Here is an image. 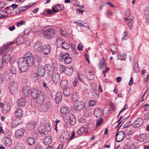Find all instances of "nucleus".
Masks as SVG:
<instances>
[{
	"label": "nucleus",
	"instance_id": "f257e3e1",
	"mask_svg": "<svg viewBox=\"0 0 149 149\" xmlns=\"http://www.w3.org/2000/svg\"><path fill=\"white\" fill-rule=\"evenodd\" d=\"M18 64L20 72H26L27 70V66L31 67L33 64V57L31 53L28 52L23 57L19 58Z\"/></svg>",
	"mask_w": 149,
	"mask_h": 149
},
{
	"label": "nucleus",
	"instance_id": "f03ea898",
	"mask_svg": "<svg viewBox=\"0 0 149 149\" xmlns=\"http://www.w3.org/2000/svg\"><path fill=\"white\" fill-rule=\"evenodd\" d=\"M59 60L60 61H63L66 64L69 63L72 61V58L69 56L68 53H61L59 55Z\"/></svg>",
	"mask_w": 149,
	"mask_h": 149
},
{
	"label": "nucleus",
	"instance_id": "7ed1b4c3",
	"mask_svg": "<svg viewBox=\"0 0 149 149\" xmlns=\"http://www.w3.org/2000/svg\"><path fill=\"white\" fill-rule=\"evenodd\" d=\"M70 46L72 51L76 54H77L78 53L75 47V45L74 44H71L70 46L68 43L64 41L61 47L65 49H68L70 47Z\"/></svg>",
	"mask_w": 149,
	"mask_h": 149
},
{
	"label": "nucleus",
	"instance_id": "20e7f679",
	"mask_svg": "<svg viewBox=\"0 0 149 149\" xmlns=\"http://www.w3.org/2000/svg\"><path fill=\"white\" fill-rule=\"evenodd\" d=\"M54 30L51 29H45L43 31V34L47 39H51L54 36Z\"/></svg>",
	"mask_w": 149,
	"mask_h": 149
},
{
	"label": "nucleus",
	"instance_id": "39448f33",
	"mask_svg": "<svg viewBox=\"0 0 149 149\" xmlns=\"http://www.w3.org/2000/svg\"><path fill=\"white\" fill-rule=\"evenodd\" d=\"M18 84L17 83L12 81L10 83L9 86V88L10 93L13 94H15L17 91Z\"/></svg>",
	"mask_w": 149,
	"mask_h": 149
},
{
	"label": "nucleus",
	"instance_id": "423d86ee",
	"mask_svg": "<svg viewBox=\"0 0 149 149\" xmlns=\"http://www.w3.org/2000/svg\"><path fill=\"white\" fill-rule=\"evenodd\" d=\"M41 63L40 57L38 54L34 55L33 57V64L36 67H38Z\"/></svg>",
	"mask_w": 149,
	"mask_h": 149
},
{
	"label": "nucleus",
	"instance_id": "0eeeda50",
	"mask_svg": "<svg viewBox=\"0 0 149 149\" xmlns=\"http://www.w3.org/2000/svg\"><path fill=\"white\" fill-rule=\"evenodd\" d=\"M144 122L143 120L141 118H138L133 122V125L134 127H139L141 126Z\"/></svg>",
	"mask_w": 149,
	"mask_h": 149
},
{
	"label": "nucleus",
	"instance_id": "6e6552de",
	"mask_svg": "<svg viewBox=\"0 0 149 149\" xmlns=\"http://www.w3.org/2000/svg\"><path fill=\"white\" fill-rule=\"evenodd\" d=\"M31 91V88L29 86H26L23 88L22 92L24 96L28 97L30 95Z\"/></svg>",
	"mask_w": 149,
	"mask_h": 149
},
{
	"label": "nucleus",
	"instance_id": "1a4fd4ad",
	"mask_svg": "<svg viewBox=\"0 0 149 149\" xmlns=\"http://www.w3.org/2000/svg\"><path fill=\"white\" fill-rule=\"evenodd\" d=\"M125 136L124 133L123 131H121L118 132L116 134L115 138L116 141L118 142L122 141Z\"/></svg>",
	"mask_w": 149,
	"mask_h": 149
},
{
	"label": "nucleus",
	"instance_id": "9d476101",
	"mask_svg": "<svg viewBox=\"0 0 149 149\" xmlns=\"http://www.w3.org/2000/svg\"><path fill=\"white\" fill-rule=\"evenodd\" d=\"M2 111L4 113H8L10 110L11 104L10 103H3Z\"/></svg>",
	"mask_w": 149,
	"mask_h": 149
},
{
	"label": "nucleus",
	"instance_id": "9b49d317",
	"mask_svg": "<svg viewBox=\"0 0 149 149\" xmlns=\"http://www.w3.org/2000/svg\"><path fill=\"white\" fill-rule=\"evenodd\" d=\"M42 44L39 41H37L35 43L34 48V51L36 52H40L42 47Z\"/></svg>",
	"mask_w": 149,
	"mask_h": 149
},
{
	"label": "nucleus",
	"instance_id": "f8f14e48",
	"mask_svg": "<svg viewBox=\"0 0 149 149\" xmlns=\"http://www.w3.org/2000/svg\"><path fill=\"white\" fill-rule=\"evenodd\" d=\"M51 50L50 46L49 45H47L43 46L41 51L44 54L47 55L50 53Z\"/></svg>",
	"mask_w": 149,
	"mask_h": 149
},
{
	"label": "nucleus",
	"instance_id": "ddd939ff",
	"mask_svg": "<svg viewBox=\"0 0 149 149\" xmlns=\"http://www.w3.org/2000/svg\"><path fill=\"white\" fill-rule=\"evenodd\" d=\"M31 96L32 99H31L32 101L33 100H36L38 95H39V92L38 89L36 88H33L31 93Z\"/></svg>",
	"mask_w": 149,
	"mask_h": 149
},
{
	"label": "nucleus",
	"instance_id": "4468645a",
	"mask_svg": "<svg viewBox=\"0 0 149 149\" xmlns=\"http://www.w3.org/2000/svg\"><path fill=\"white\" fill-rule=\"evenodd\" d=\"M37 71L39 76L43 77L45 74V69L43 66H39L38 67Z\"/></svg>",
	"mask_w": 149,
	"mask_h": 149
},
{
	"label": "nucleus",
	"instance_id": "2eb2a0df",
	"mask_svg": "<svg viewBox=\"0 0 149 149\" xmlns=\"http://www.w3.org/2000/svg\"><path fill=\"white\" fill-rule=\"evenodd\" d=\"M64 8V6L62 4H57L55 7H52V10L54 13H57L59 11L62 10Z\"/></svg>",
	"mask_w": 149,
	"mask_h": 149
},
{
	"label": "nucleus",
	"instance_id": "dca6fc26",
	"mask_svg": "<svg viewBox=\"0 0 149 149\" xmlns=\"http://www.w3.org/2000/svg\"><path fill=\"white\" fill-rule=\"evenodd\" d=\"M48 106L47 103H42L40 104L39 110L42 112H45L48 109Z\"/></svg>",
	"mask_w": 149,
	"mask_h": 149
},
{
	"label": "nucleus",
	"instance_id": "f3484780",
	"mask_svg": "<svg viewBox=\"0 0 149 149\" xmlns=\"http://www.w3.org/2000/svg\"><path fill=\"white\" fill-rule=\"evenodd\" d=\"M2 141L4 144L6 146H10L12 143L11 139L8 137H4Z\"/></svg>",
	"mask_w": 149,
	"mask_h": 149
},
{
	"label": "nucleus",
	"instance_id": "a211bd4d",
	"mask_svg": "<svg viewBox=\"0 0 149 149\" xmlns=\"http://www.w3.org/2000/svg\"><path fill=\"white\" fill-rule=\"evenodd\" d=\"M52 80L55 83H58L59 82L60 80L59 74L56 73H54L52 75Z\"/></svg>",
	"mask_w": 149,
	"mask_h": 149
},
{
	"label": "nucleus",
	"instance_id": "6ab92c4d",
	"mask_svg": "<svg viewBox=\"0 0 149 149\" xmlns=\"http://www.w3.org/2000/svg\"><path fill=\"white\" fill-rule=\"evenodd\" d=\"M62 92H58L55 95V100L56 102H59L62 100Z\"/></svg>",
	"mask_w": 149,
	"mask_h": 149
},
{
	"label": "nucleus",
	"instance_id": "aec40b11",
	"mask_svg": "<svg viewBox=\"0 0 149 149\" xmlns=\"http://www.w3.org/2000/svg\"><path fill=\"white\" fill-rule=\"evenodd\" d=\"M38 132L39 133L42 135H45L47 134V132L44 126L41 125L38 128Z\"/></svg>",
	"mask_w": 149,
	"mask_h": 149
},
{
	"label": "nucleus",
	"instance_id": "412c9836",
	"mask_svg": "<svg viewBox=\"0 0 149 149\" xmlns=\"http://www.w3.org/2000/svg\"><path fill=\"white\" fill-rule=\"evenodd\" d=\"M138 140L140 142H146L148 141L147 137L146 134L140 135L138 138Z\"/></svg>",
	"mask_w": 149,
	"mask_h": 149
},
{
	"label": "nucleus",
	"instance_id": "4be33fe9",
	"mask_svg": "<svg viewBox=\"0 0 149 149\" xmlns=\"http://www.w3.org/2000/svg\"><path fill=\"white\" fill-rule=\"evenodd\" d=\"M84 107H85V104L82 103H75L74 108L76 110L79 111L83 109Z\"/></svg>",
	"mask_w": 149,
	"mask_h": 149
},
{
	"label": "nucleus",
	"instance_id": "5701e85b",
	"mask_svg": "<svg viewBox=\"0 0 149 149\" xmlns=\"http://www.w3.org/2000/svg\"><path fill=\"white\" fill-rule=\"evenodd\" d=\"M24 130L22 129H21L17 130L15 133V136L17 138H19L22 136L24 132Z\"/></svg>",
	"mask_w": 149,
	"mask_h": 149
},
{
	"label": "nucleus",
	"instance_id": "b1692460",
	"mask_svg": "<svg viewBox=\"0 0 149 149\" xmlns=\"http://www.w3.org/2000/svg\"><path fill=\"white\" fill-rule=\"evenodd\" d=\"M52 142V138L50 136H48L45 137L43 140V143L45 145H49Z\"/></svg>",
	"mask_w": 149,
	"mask_h": 149
},
{
	"label": "nucleus",
	"instance_id": "393cba45",
	"mask_svg": "<svg viewBox=\"0 0 149 149\" xmlns=\"http://www.w3.org/2000/svg\"><path fill=\"white\" fill-rule=\"evenodd\" d=\"M64 42V40L63 38L60 37H58L56 39V46L58 47H61Z\"/></svg>",
	"mask_w": 149,
	"mask_h": 149
},
{
	"label": "nucleus",
	"instance_id": "a878e982",
	"mask_svg": "<svg viewBox=\"0 0 149 149\" xmlns=\"http://www.w3.org/2000/svg\"><path fill=\"white\" fill-rule=\"evenodd\" d=\"M124 19L125 20L129 21L127 23V25L129 27V29H131L132 28V25L133 23V20L132 18L129 17V16H128V17H125Z\"/></svg>",
	"mask_w": 149,
	"mask_h": 149
},
{
	"label": "nucleus",
	"instance_id": "bb28decb",
	"mask_svg": "<svg viewBox=\"0 0 149 149\" xmlns=\"http://www.w3.org/2000/svg\"><path fill=\"white\" fill-rule=\"evenodd\" d=\"M23 113L22 109L20 108L17 109L15 113V115L16 117L19 118L21 117Z\"/></svg>",
	"mask_w": 149,
	"mask_h": 149
},
{
	"label": "nucleus",
	"instance_id": "cd10ccee",
	"mask_svg": "<svg viewBox=\"0 0 149 149\" xmlns=\"http://www.w3.org/2000/svg\"><path fill=\"white\" fill-rule=\"evenodd\" d=\"M102 114V110L99 108L95 109L94 111V115L97 117H100Z\"/></svg>",
	"mask_w": 149,
	"mask_h": 149
},
{
	"label": "nucleus",
	"instance_id": "c85d7f7f",
	"mask_svg": "<svg viewBox=\"0 0 149 149\" xmlns=\"http://www.w3.org/2000/svg\"><path fill=\"white\" fill-rule=\"evenodd\" d=\"M36 125V123L34 121H31L28 123L26 125V127L29 130L33 129Z\"/></svg>",
	"mask_w": 149,
	"mask_h": 149
},
{
	"label": "nucleus",
	"instance_id": "c756f323",
	"mask_svg": "<svg viewBox=\"0 0 149 149\" xmlns=\"http://www.w3.org/2000/svg\"><path fill=\"white\" fill-rule=\"evenodd\" d=\"M45 99V95L43 93H40L36 99L37 102H43Z\"/></svg>",
	"mask_w": 149,
	"mask_h": 149
},
{
	"label": "nucleus",
	"instance_id": "7c9ffc66",
	"mask_svg": "<svg viewBox=\"0 0 149 149\" xmlns=\"http://www.w3.org/2000/svg\"><path fill=\"white\" fill-rule=\"evenodd\" d=\"M73 72L72 68L71 66L66 68L65 73L68 76H70L72 74Z\"/></svg>",
	"mask_w": 149,
	"mask_h": 149
},
{
	"label": "nucleus",
	"instance_id": "2f4dec72",
	"mask_svg": "<svg viewBox=\"0 0 149 149\" xmlns=\"http://www.w3.org/2000/svg\"><path fill=\"white\" fill-rule=\"evenodd\" d=\"M60 111L63 114H66L68 113L70 111V109L66 106L63 107H61Z\"/></svg>",
	"mask_w": 149,
	"mask_h": 149
},
{
	"label": "nucleus",
	"instance_id": "473e14b6",
	"mask_svg": "<svg viewBox=\"0 0 149 149\" xmlns=\"http://www.w3.org/2000/svg\"><path fill=\"white\" fill-rule=\"evenodd\" d=\"M70 123L72 126L74 125L75 123L76 120L74 116L72 114H70Z\"/></svg>",
	"mask_w": 149,
	"mask_h": 149
},
{
	"label": "nucleus",
	"instance_id": "72a5a7b5",
	"mask_svg": "<svg viewBox=\"0 0 149 149\" xmlns=\"http://www.w3.org/2000/svg\"><path fill=\"white\" fill-rule=\"evenodd\" d=\"M10 57L9 54L4 56L2 58V62L6 63H8L10 60Z\"/></svg>",
	"mask_w": 149,
	"mask_h": 149
},
{
	"label": "nucleus",
	"instance_id": "f704fd0d",
	"mask_svg": "<svg viewBox=\"0 0 149 149\" xmlns=\"http://www.w3.org/2000/svg\"><path fill=\"white\" fill-rule=\"evenodd\" d=\"M20 119H18L16 120H14L12 123V127L13 128L15 127L19 124L21 123L20 122H18V121Z\"/></svg>",
	"mask_w": 149,
	"mask_h": 149
},
{
	"label": "nucleus",
	"instance_id": "c9c22d12",
	"mask_svg": "<svg viewBox=\"0 0 149 149\" xmlns=\"http://www.w3.org/2000/svg\"><path fill=\"white\" fill-rule=\"evenodd\" d=\"M70 89L68 88H65L63 90L64 95L65 96H68L70 94Z\"/></svg>",
	"mask_w": 149,
	"mask_h": 149
},
{
	"label": "nucleus",
	"instance_id": "e433bc0d",
	"mask_svg": "<svg viewBox=\"0 0 149 149\" xmlns=\"http://www.w3.org/2000/svg\"><path fill=\"white\" fill-rule=\"evenodd\" d=\"M99 65V68L100 69L107 68V63H105V61L103 59L100 61Z\"/></svg>",
	"mask_w": 149,
	"mask_h": 149
},
{
	"label": "nucleus",
	"instance_id": "4c0bfd02",
	"mask_svg": "<svg viewBox=\"0 0 149 149\" xmlns=\"http://www.w3.org/2000/svg\"><path fill=\"white\" fill-rule=\"evenodd\" d=\"M35 141L34 139L33 138H29L27 140V142L29 145H32L34 144Z\"/></svg>",
	"mask_w": 149,
	"mask_h": 149
},
{
	"label": "nucleus",
	"instance_id": "58836bf2",
	"mask_svg": "<svg viewBox=\"0 0 149 149\" xmlns=\"http://www.w3.org/2000/svg\"><path fill=\"white\" fill-rule=\"evenodd\" d=\"M68 81L66 80H63L61 82L60 85L61 88H64L67 86Z\"/></svg>",
	"mask_w": 149,
	"mask_h": 149
},
{
	"label": "nucleus",
	"instance_id": "ea45409f",
	"mask_svg": "<svg viewBox=\"0 0 149 149\" xmlns=\"http://www.w3.org/2000/svg\"><path fill=\"white\" fill-rule=\"evenodd\" d=\"M87 78L90 80H93L94 79V76L93 72H89L86 75Z\"/></svg>",
	"mask_w": 149,
	"mask_h": 149
},
{
	"label": "nucleus",
	"instance_id": "a19ab883",
	"mask_svg": "<svg viewBox=\"0 0 149 149\" xmlns=\"http://www.w3.org/2000/svg\"><path fill=\"white\" fill-rule=\"evenodd\" d=\"M9 48L7 47V45H6L1 48L0 49V51L3 53H5L9 51Z\"/></svg>",
	"mask_w": 149,
	"mask_h": 149
},
{
	"label": "nucleus",
	"instance_id": "79ce46f5",
	"mask_svg": "<svg viewBox=\"0 0 149 149\" xmlns=\"http://www.w3.org/2000/svg\"><path fill=\"white\" fill-rule=\"evenodd\" d=\"M39 76L38 74H37L34 73H32L31 75V78L33 81H35L39 79Z\"/></svg>",
	"mask_w": 149,
	"mask_h": 149
},
{
	"label": "nucleus",
	"instance_id": "37998d69",
	"mask_svg": "<svg viewBox=\"0 0 149 149\" xmlns=\"http://www.w3.org/2000/svg\"><path fill=\"white\" fill-rule=\"evenodd\" d=\"M44 127H45V128L47 132H50L52 130L51 126L49 123H46Z\"/></svg>",
	"mask_w": 149,
	"mask_h": 149
},
{
	"label": "nucleus",
	"instance_id": "c03bdc74",
	"mask_svg": "<svg viewBox=\"0 0 149 149\" xmlns=\"http://www.w3.org/2000/svg\"><path fill=\"white\" fill-rule=\"evenodd\" d=\"M67 139L68 138L66 137L65 135L64 136L62 135L59 139L60 142L63 143H65Z\"/></svg>",
	"mask_w": 149,
	"mask_h": 149
},
{
	"label": "nucleus",
	"instance_id": "a18cd8bd",
	"mask_svg": "<svg viewBox=\"0 0 149 149\" xmlns=\"http://www.w3.org/2000/svg\"><path fill=\"white\" fill-rule=\"evenodd\" d=\"M79 98L78 94L77 92L74 93L72 96V99L73 102H77Z\"/></svg>",
	"mask_w": 149,
	"mask_h": 149
},
{
	"label": "nucleus",
	"instance_id": "49530a36",
	"mask_svg": "<svg viewBox=\"0 0 149 149\" xmlns=\"http://www.w3.org/2000/svg\"><path fill=\"white\" fill-rule=\"evenodd\" d=\"M15 149H24L23 145L20 143H18L15 145Z\"/></svg>",
	"mask_w": 149,
	"mask_h": 149
},
{
	"label": "nucleus",
	"instance_id": "de8ad7c7",
	"mask_svg": "<svg viewBox=\"0 0 149 149\" xmlns=\"http://www.w3.org/2000/svg\"><path fill=\"white\" fill-rule=\"evenodd\" d=\"M134 71L135 72H137L139 70V67L138 63L136 62L133 66Z\"/></svg>",
	"mask_w": 149,
	"mask_h": 149
},
{
	"label": "nucleus",
	"instance_id": "09e8293b",
	"mask_svg": "<svg viewBox=\"0 0 149 149\" xmlns=\"http://www.w3.org/2000/svg\"><path fill=\"white\" fill-rule=\"evenodd\" d=\"M85 131V129L84 127H81L77 131V133L81 134L84 133Z\"/></svg>",
	"mask_w": 149,
	"mask_h": 149
},
{
	"label": "nucleus",
	"instance_id": "8fccbe9b",
	"mask_svg": "<svg viewBox=\"0 0 149 149\" xmlns=\"http://www.w3.org/2000/svg\"><path fill=\"white\" fill-rule=\"evenodd\" d=\"M78 79H79L81 81H82V79L79 76V77L76 78L74 80L73 82V85L74 86H75L77 84Z\"/></svg>",
	"mask_w": 149,
	"mask_h": 149
},
{
	"label": "nucleus",
	"instance_id": "3c124183",
	"mask_svg": "<svg viewBox=\"0 0 149 149\" xmlns=\"http://www.w3.org/2000/svg\"><path fill=\"white\" fill-rule=\"evenodd\" d=\"M24 42L22 38L19 37L17 39L16 43L17 45H20L22 43Z\"/></svg>",
	"mask_w": 149,
	"mask_h": 149
},
{
	"label": "nucleus",
	"instance_id": "603ef678",
	"mask_svg": "<svg viewBox=\"0 0 149 149\" xmlns=\"http://www.w3.org/2000/svg\"><path fill=\"white\" fill-rule=\"evenodd\" d=\"M85 107L86 108H89V107H92L95 106L96 103H85Z\"/></svg>",
	"mask_w": 149,
	"mask_h": 149
},
{
	"label": "nucleus",
	"instance_id": "864d4df0",
	"mask_svg": "<svg viewBox=\"0 0 149 149\" xmlns=\"http://www.w3.org/2000/svg\"><path fill=\"white\" fill-rule=\"evenodd\" d=\"M103 123V118H101L97 120L96 122V126H98Z\"/></svg>",
	"mask_w": 149,
	"mask_h": 149
},
{
	"label": "nucleus",
	"instance_id": "5fc2aeb1",
	"mask_svg": "<svg viewBox=\"0 0 149 149\" xmlns=\"http://www.w3.org/2000/svg\"><path fill=\"white\" fill-rule=\"evenodd\" d=\"M10 71L12 74H15L17 72V70L16 68L14 67H12L11 68Z\"/></svg>",
	"mask_w": 149,
	"mask_h": 149
},
{
	"label": "nucleus",
	"instance_id": "6e6d98bb",
	"mask_svg": "<svg viewBox=\"0 0 149 149\" xmlns=\"http://www.w3.org/2000/svg\"><path fill=\"white\" fill-rule=\"evenodd\" d=\"M92 94L94 97L97 98L99 97V93L98 91H94L92 92Z\"/></svg>",
	"mask_w": 149,
	"mask_h": 149
},
{
	"label": "nucleus",
	"instance_id": "4d7b16f0",
	"mask_svg": "<svg viewBox=\"0 0 149 149\" xmlns=\"http://www.w3.org/2000/svg\"><path fill=\"white\" fill-rule=\"evenodd\" d=\"M26 101V98L22 97L18 100L17 102H25Z\"/></svg>",
	"mask_w": 149,
	"mask_h": 149
},
{
	"label": "nucleus",
	"instance_id": "13d9d810",
	"mask_svg": "<svg viewBox=\"0 0 149 149\" xmlns=\"http://www.w3.org/2000/svg\"><path fill=\"white\" fill-rule=\"evenodd\" d=\"M66 69L65 67L62 65H60L59 66V70L61 72H63L64 71H65Z\"/></svg>",
	"mask_w": 149,
	"mask_h": 149
},
{
	"label": "nucleus",
	"instance_id": "bf43d9fd",
	"mask_svg": "<svg viewBox=\"0 0 149 149\" xmlns=\"http://www.w3.org/2000/svg\"><path fill=\"white\" fill-rule=\"evenodd\" d=\"M70 118V114L69 115H66L63 118V120L65 122H68Z\"/></svg>",
	"mask_w": 149,
	"mask_h": 149
},
{
	"label": "nucleus",
	"instance_id": "052dcab7",
	"mask_svg": "<svg viewBox=\"0 0 149 149\" xmlns=\"http://www.w3.org/2000/svg\"><path fill=\"white\" fill-rule=\"evenodd\" d=\"M29 8L28 6H25V7H21L19 8V11L20 13H21L22 11L26 10Z\"/></svg>",
	"mask_w": 149,
	"mask_h": 149
},
{
	"label": "nucleus",
	"instance_id": "680f3d73",
	"mask_svg": "<svg viewBox=\"0 0 149 149\" xmlns=\"http://www.w3.org/2000/svg\"><path fill=\"white\" fill-rule=\"evenodd\" d=\"M144 14L146 16V18H148V19H149V10H146L144 11Z\"/></svg>",
	"mask_w": 149,
	"mask_h": 149
},
{
	"label": "nucleus",
	"instance_id": "e2e57ef3",
	"mask_svg": "<svg viewBox=\"0 0 149 149\" xmlns=\"http://www.w3.org/2000/svg\"><path fill=\"white\" fill-rule=\"evenodd\" d=\"M53 11L49 10L46 9L44 11V13H47V14L48 15H52L53 14Z\"/></svg>",
	"mask_w": 149,
	"mask_h": 149
},
{
	"label": "nucleus",
	"instance_id": "0e129e2a",
	"mask_svg": "<svg viewBox=\"0 0 149 149\" xmlns=\"http://www.w3.org/2000/svg\"><path fill=\"white\" fill-rule=\"evenodd\" d=\"M128 108V105L127 104H125L124 108L120 111L119 113L118 114V115H119L121 113L124 111L126 109H127Z\"/></svg>",
	"mask_w": 149,
	"mask_h": 149
},
{
	"label": "nucleus",
	"instance_id": "69168bd1",
	"mask_svg": "<svg viewBox=\"0 0 149 149\" xmlns=\"http://www.w3.org/2000/svg\"><path fill=\"white\" fill-rule=\"evenodd\" d=\"M132 123L130 121H128L125 123L124 125V127L125 128L128 127L130 126Z\"/></svg>",
	"mask_w": 149,
	"mask_h": 149
},
{
	"label": "nucleus",
	"instance_id": "338daca9",
	"mask_svg": "<svg viewBox=\"0 0 149 149\" xmlns=\"http://www.w3.org/2000/svg\"><path fill=\"white\" fill-rule=\"evenodd\" d=\"M83 48V46L81 44V43L79 44L78 45L77 49H78L80 51H81L82 50Z\"/></svg>",
	"mask_w": 149,
	"mask_h": 149
},
{
	"label": "nucleus",
	"instance_id": "774afa93",
	"mask_svg": "<svg viewBox=\"0 0 149 149\" xmlns=\"http://www.w3.org/2000/svg\"><path fill=\"white\" fill-rule=\"evenodd\" d=\"M4 75L3 74H0V84L2 83L4 80Z\"/></svg>",
	"mask_w": 149,
	"mask_h": 149
}]
</instances>
